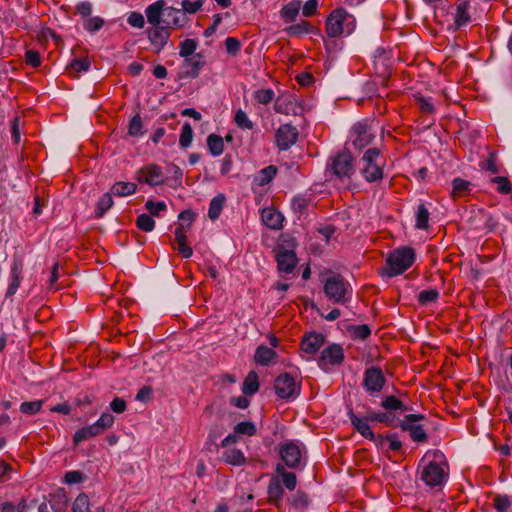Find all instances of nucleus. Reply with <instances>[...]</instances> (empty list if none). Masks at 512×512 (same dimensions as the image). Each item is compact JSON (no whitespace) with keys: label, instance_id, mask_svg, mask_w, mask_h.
I'll return each instance as SVG.
<instances>
[{"label":"nucleus","instance_id":"f257e3e1","mask_svg":"<svg viewBox=\"0 0 512 512\" xmlns=\"http://www.w3.org/2000/svg\"><path fill=\"white\" fill-rule=\"evenodd\" d=\"M145 14L149 24H161L167 26L170 30L183 27L187 20L181 9L166 7L164 0H158L150 4L146 8Z\"/></svg>","mask_w":512,"mask_h":512},{"label":"nucleus","instance_id":"f03ea898","mask_svg":"<svg viewBox=\"0 0 512 512\" xmlns=\"http://www.w3.org/2000/svg\"><path fill=\"white\" fill-rule=\"evenodd\" d=\"M385 164L380 148H368L359 160V171L367 182H375L383 178Z\"/></svg>","mask_w":512,"mask_h":512},{"label":"nucleus","instance_id":"7ed1b4c3","mask_svg":"<svg viewBox=\"0 0 512 512\" xmlns=\"http://www.w3.org/2000/svg\"><path fill=\"white\" fill-rule=\"evenodd\" d=\"M296 247L295 239L289 234H282L279 243L275 248V257L278 271L290 274L295 269L298 259L294 251Z\"/></svg>","mask_w":512,"mask_h":512},{"label":"nucleus","instance_id":"20e7f679","mask_svg":"<svg viewBox=\"0 0 512 512\" xmlns=\"http://www.w3.org/2000/svg\"><path fill=\"white\" fill-rule=\"evenodd\" d=\"M354 29L355 18L344 8H338L332 11L326 20V33L332 38L341 35H349Z\"/></svg>","mask_w":512,"mask_h":512},{"label":"nucleus","instance_id":"39448f33","mask_svg":"<svg viewBox=\"0 0 512 512\" xmlns=\"http://www.w3.org/2000/svg\"><path fill=\"white\" fill-rule=\"evenodd\" d=\"M415 261V252L411 247H401L392 251L386 259V274L389 277L402 274Z\"/></svg>","mask_w":512,"mask_h":512},{"label":"nucleus","instance_id":"423d86ee","mask_svg":"<svg viewBox=\"0 0 512 512\" xmlns=\"http://www.w3.org/2000/svg\"><path fill=\"white\" fill-rule=\"evenodd\" d=\"M376 138V130L372 121L364 120L355 123L350 130V141L353 147L361 150L371 145Z\"/></svg>","mask_w":512,"mask_h":512},{"label":"nucleus","instance_id":"0eeeda50","mask_svg":"<svg viewBox=\"0 0 512 512\" xmlns=\"http://www.w3.org/2000/svg\"><path fill=\"white\" fill-rule=\"evenodd\" d=\"M324 293L329 300L343 304L351 294V286L341 275H333L326 278Z\"/></svg>","mask_w":512,"mask_h":512},{"label":"nucleus","instance_id":"6e6552de","mask_svg":"<svg viewBox=\"0 0 512 512\" xmlns=\"http://www.w3.org/2000/svg\"><path fill=\"white\" fill-rule=\"evenodd\" d=\"M354 170L353 157L347 151L335 155L327 166V171L340 180L350 179Z\"/></svg>","mask_w":512,"mask_h":512},{"label":"nucleus","instance_id":"1a4fd4ad","mask_svg":"<svg viewBox=\"0 0 512 512\" xmlns=\"http://www.w3.org/2000/svg\"><path fill=\"white\" fill-rule=\"evenodd\" d=\"M275 393L285 400L295 399L300 394V384L288 373L280 374L274 382Z\"/></svg>","mask_w":512,"mask_h":512},{"label":"nucleus","instance_id":"9d476101","mask_svg":"<svg viewBox=\"0 0 512 512\" xmlns=\"http://www.w3.org/2000/svg\"><path fill=\"white\" fill-rule=\"evenodd\" d=\"M386 383V378L377 366H371L364 372L363 387L371 395H376L381 392Z\"/></svg>","mask_w":512,"mask_h":512},{"label":"nucleus","instance_id":"9b49d317","mask_svg":"<svg viewBox=\"0 0 512 512\" xmlns=\"http://www.w3.org/2000/svg\"><path fill=\"white\" fill-rule=\"evenodd\" d=\"M447 472L442 464L431 461L424 466L421 472V479L430 487L441 486L447 478Z\"/></svg>","mask_w":512,"mask_h":512},{"label":"nucleus","instance_id":"f8f14e48","mask_svg":"<svg viewBox=\"0 0 512 512\" xmlns=\"http://www.w3.org/2000/svg\"><path fill=\"white\" fill-rule=\"evenodd\" d=\"M344 360V351L338 344H332L325 348L318 360V365L322 370H329L331 366L340 365Z\"/></svg>","mask_w":512,"mask_h":512},{"label":"nucleus","instance_id":"ddd939ff","mask_svg":"<svg viewBox=\"0 0 512 512\" xmlns=\"http://www.w3.org/2000/svg\"><path fill=\"white\" fill-rule=\"evenodd\" d=\"M136 179L140 183L157 186L164 182V174L160 166L149 164L136 172Z\"/></svg>","mask_w":512,"mask_h":512},{"label":"nucleus","instance_id":"4468645a","mask_svg":"<svg viewBox=\"0 0 512 512\" xmlns=\"http://www.w3.org/2000/svg\"><path fill=\"white\" fill-rule=\"evenodd\" d=\"M279 455L283 463L291 469L297 468L301 463L302 451L299 445L294 442L280 445Z\"/></svg>","mask_w":512,"mask_h":512},{"label":"nucleus","instance_id":"2eb2a0df","mask_svg":"<svg viewBox=\"0 0 512 512\" xmlns=\"http://www.w3.org/2000/svg\"><path fill=\"white\" fill-rule=\"evenodd\" d=\"M152 28L147 30L148 39L155 48L156 52H160L167 44L171 30L167 26L161 24H151Z\"/></svg>","mask_w":512,"mask_h":512},{"label":"nucleus","instance_id":"dca6fc26","mask_svg":"<svg viewBox=\"0 0 512 512\" xmlns=\"http://www.w3.org/2000/svg\"><path fill=\"white\" fill-rule=\"evenodd\" d=\"M298 130L291 124L281 125L276 132V143L279 149L287 150L296 143Z\"/></svg>","mask_w":512,"mask_h":512},{"label":"nucleus","instance_id":"f3484780","mask_svg":"<svg viewBox=\"0 0 512 512\" xmlns=\"http://www.w3.org/2000/svg\"><path fill=\"white\" fill-rule=\"evenodd\" d=\"M349 419L351 421L352 426L359 432L363 437L369 440H373L375 442V437L373 431L371 430L370 425L368 424L369 419H366V416L364 418H360L355 415L352 409L348 412Z\"/></svg>","mask_w":512,"mask_h":512},{"label":"nucleus","instance_id":"a211bd4d","mask_svg":"<svg viewBox=\"0 0 512 512\" xmlns=\"http://www.w3.org/2000/svg\"><path fill=\"white\" fill-rule=\"evenodd\" d=\"M263 223L270 229L278 230L282 228L284 217L274 208H264L261 213Z\"/></svg>","mask_w":512,"mask_h":512},{"label":"nucleus","instance_id":"6ab92c4d","mask_svg":"<svg viewBox=\"0 0 512 512\" xmlns=\"http://www.w3.org/2000/svg\"><path fill=\"white\" fill-rule=\"evenodd\" d=\"M324 344V336L320 333H310L301 342V348L309 354L316 353Z\"/></svg>","mask_w":512,"mask_h":512},{"label":"nucleus","instance_id":"aec40b11","mask_svg":"<svg viewBox=\"0 0 512 512\" xmlns=\"http://www.w3.org/2000/svg\"><path fill=\"white\" fill-rule=\"evenodd\" d=\"M22 262L14 261L11 267V282L8 286L6 297L13 296L21 284Z\"/></svg>","mask_w":512,"mask_h":512},{"label":"nucleus","instance_id":"412c9836","mask_svg":"<svg viewBox=\"0 0 512 512\" xmlns=\"http://www.w3.org/2000/svg\"><path fill=\"white\" fill-rule=\"evenodd\" d=\"M221 460L224 463L233 466H241L246 463L244 453L240 449L236 448L226 449L221 455Z\"/></svg>","mask_w":512,"mask_h":512},{"label":"nucleus","instance_id":"4be33fe9","mask_svg":"<svg viewBox=\"0 0 512 512\" xmlns=\"http://www.w3.org/2000/svg\"><path fill=\"white\" fill-rule=\"evenodd\" d=\"M469 3L466 1L460 2L456 6V13L454 15V29L457 30L470 21Z\"/></svg>","mask_w":512,"mask_h":512},{"label":"nucleus","instance_id":"5701e85b","mask_svg":"<svg viewBox=\"0 0 512 512\" xmlns=\"http://www.w3.org/2000/svg\"><path fill=\"white\" fill-rule=\"evenodd\" d=\"M268 499L271 503L279 505L281 502L284 490L282 488L281 481L278 477H272L268 485Z\"/></svg>","mask_w":512,"mask_h":512},{"label":"nucleus","instance_id":"b1692460","mask_svg":"<svg viewBox=\"0 0 512 512\" xmlns=\"http://www.w3.org/2000/svg\"><path fill=\"white\" fill-rule=\"evenodd\" d=\"M175 239H176V243H177V246L175 247V249L184 257V258H190L193 254V251L191 249L190 246L187 245L186 243V235L183 231V228L180 226V227H177L175 229Z\"/></svg>","mask_w":512,"mask_h":512},{"label":"nucleus","instance_id":"393cba45","mask_svg":"<svg viewBox=\"0 0 512 512\" xmlns=\"http://www.w3.org/2000/svg\"><path fill=\"white\" fill-rule=\"evenodd\" d=\"M276 356L277 353L273 349L264 345H260L256 349L254 358L258 364L267 366Z\"/></svg>","mask_w":512,"mask_h":512},{"label":"nucleus","instance_id":"a878e982","mask_svg":"<svg viewBox=\"0 0 512 512\" xmlns=\"http://www.w3.org/2000/svg\"><path fill=\"white\" fill-rule=\"evenodd\" d=\"M277 475L282 477L281 484H283L288 490H294L297 485V478L295 473L287 472L284 465L277 464L275 469Z\"/></svg>","mask_w":512,"mask_h":512},{"label":"nucleus","instance_id":"bb28decb","mask_svg":"<svg viewBox=\"0 0 512 512\" xmlns=\"http://www.w3.org/2000/svg\"><path fill=\"white\" fill-rule=\"evenodd\" d=\"M403 431H407L413 441L425 442L427 440V434L422 425L419 424H400Z\"/></svg>","mask_w":512,"mask_h":512},{"label":"nucleus","instance_id":"cd10ccee","mask_svg":"<svg viewBox=\"0 0 512 512\" xmlns=\"http://www.w3.org/2000/svg\"><path fill=\"white\" fill-rule=\"evenodd\" d=\"M300 10L299 1H291L286 4L280 11L281 18L285 23H292L296 19Z\"/></svg>","mask_w":512,"mask_h":512},{"label":"nucleus","instance_id":"c85d7f7f","mask_svg":"<svg viewBox=\"0 0 512 512\" xmlns=\"http://www.w3.org/2000/svg\"><path fill=\"white\" fill-rule=\"evenodd\" d=\"M225 201L226 197L224 194H218L211 200L208 210V216L211 220L214 221L218 219L224 207Z\"/></svg>","mask_w":512,"mask_h":512},{"label":"nucleus","instance_id":"c756f323","mask_svg":"<svg viewBox=\"0 0 512 512\" xmlns=\"http://www.w3.org/2000/svg\"><path fill=\"white\" fill-rule=\"evenodd\" d=\"M90 66L91 63L88 58H76L71 61L67 71L72 77L76 78L78 73L88 71Z\"/></svg>","mask_w":512,"mask_h":512},{"label":"nucleus","instance_id":"7c9ffc66","mask_svg":"<svg viewBox=\"0 0 512 512\" xmlns=\"http://www.w3.org/2000/svg\"><path fill=\"white\" fill-rule=\"evenodd\" d=\"M258 389H259L258 375L256 372L251 371L246 376V378L243 382L242 392L245 395L251 396V395H254L258 391Z\"/></svg>","mask_w":512,"mask_h":512},{"label":"nucleus","instance_id":"2f4dec72","mask_svg":"<svg viewBox=\"0 0 512 512\" xmlns=\"http://www.w3.org/2000/svg\"><path fill=\"white\" fill-rule=\"evenodd\" d=\"M277 174V168L273 165H269L259 171L255 177V182L259 186H265L269 184Z\"/></svg>","mask_w":512,"mask_h":512},{"label":"nucleus","instance_id":"473e14b6","mask_svg":"<svg viewBox=\"0 0 512 512\" xmlns=\"http://www.w3.org/2000/svg\"><path fill=\"white\" fill-rule=\"evenodd\" d=\"M136 189L137 186L135 183L117 182L112 186L111 191L114 195L124 197L134 194L136 192Z\"/></svg>","mask_w":512,"mask_h":512},{"label":"nucleus","instance_id":"72a5a7b5","mask_svg":"<svg viewBox=\"0 0 512 512\" xmlns=\"http://www.w3.org/2000/svg\"><path fill=\"white\" fill-rule=\"evenodd\" d=\"M310 24L306 20H302L297 24L290 25L284 29V32L291 37H299L310 32Z\"/></svg>","mask_w":512,"mask_h":512},{"label":"nucleus","instance_id":"f704fd0d","mask_svg":"<svg viewBox=\"0 0 512 512\" xmlns=\"http://www.w3.org/2000/svg\"><path fill=\"white\" fill-rule=\"evenodd\" d=\"M207 146L213 156L221 155L224 150V142L222 137L216 134L209 135L207 138Z\"/></svg>","mask_w":512,"mask_h":512},{"label":"nucleus","instance_id":"c9c22d12","mask_svg":"<svg viewBox=\"0 0 512 512\" xmlns=\"http://www.w3.org/2000/svg\"><path fill=\"white\" fill-rule=\"evenodd\" d=\"M416 228L426 230L429 226V211L424 204H420L416 213Z\"/></svg>","mask_w":512,"mask_h":512},{"label":"nucleus","instance_id":"e433bc0d","mask_svg":"<svg viewBox=\"0 0 512 512\" xmlns=\"http://www.w3.org/2000/svg\"><path fill=\"white\" fill-rule=\"evenodd\" d=\"M452 195L454 197H461L470 192L471 183L461 178H455L453 180Z\"/></svg>","mask_w":512,"mask_h":512},{"label":"nucleus","instance_id":"4c0bfd02","mask_svg":"<svg viewBox=\"0 0 512 512\" xmlns=\"http://www.w3.org/2000/svg\"><path fill=\"white\" fill-rule=\"evenodd\" d=\"M113 205V199L110 193H105L101 196L99 201L97 202L95 215L97 218H101L107 210H109Z\"/></svg>","mask_w":512,"mask_h":512},{"label":"nucleus","instance_id":"58836bf2","mask_svg":"<svg viewBox=\"0 0 512 512\" xmlns=\"http://www.w3.org/2000/svg\"><path fill=\"white\" fill-rule=\"evenodd\" d=\"M185 65L188 67L186 74L195 78L199 75L203 63L200 61V56L198 55L196 57L185 58Z\"/></svg>","mask_w":512,"mask_h":512},{"label":"nucleus","instance_id":"ea45409f","mask_svg":"<svg viewBox=\"0 0 512 512\" xmlns=\"http://www.w3.org/2000/svg\"><path fill=\"white\" fill-rule=\"evenodd\" d=\"M72 512H90V500L88 495L80 493L72 505Z\"/></svg>","mask_w":512,"mask_h":512},{"label":"nucleus","instance_id":"a19ab883","mask_svg":"<svg viewBox=\"0 0 512 512\" xmlns=\"http://www.w3.org/2000/svg\"><path fill=\"white\" fill-rule=\"evenodd\" d=\"M385 442H389V449L392 451H398L402 447V443L400 440L397 439L395 435H388V436H378L377 439H375V444L377 446H383Z\"/></svg>","mask_w":512,"mask_h":512},{"label":"nucleus","instance_id":"79ce46f5","mask_svg":"<svg viewBox=\"0 0 512 512\" xmlns=\"http://www.w3.org/2000/svg\"><path fill=\"white\" fill-rule=\"evenodd\" d=\"M193 139V129L189 122H185L182 126L180 138H179V144L183 148H187L191 145Z\"/></svg>","mask_w":512,"mask_h":512},{"label":"nucleus","instance_id":"37998d69","mask_svg":"<svg viewBox=\"0 0 512 512\" xmlns=\"http://www.w3.org/2000/svg\"><path fill=\"white\" fill-rule=\"evenodd\" d=\"M234 121L236 125L241 129L251 130L254 127L253 122L248 118L246 112L241 109L236 111Z\"/></svg>","mask_w":512,"mask_h":512},{"label":"nucleus","instance_id":"c03bdc74","mask_svg":"<svg viewBox=\"0 0 512 512\" xmlns=\"http://www.w3.org/2000/svg\"><path fill=\"white\" fill-rule=\"evenodd\" d=\"M43 405V400L27 401L20 405V411L23 414L34 415L38 413Z\"/></svg>","mask_w":512,"mask_h":512},{"label":"nucleus","instance_id":"a18cd8bd","mask_svg":"<svg viewBox=\"0 0 512 512\" xmlns=\"http://www.w3.org/2000/svg\"><path fill=\"white\" fill-rule=\"evenodd\" d=\"M491 182L497 185V191L501 194H509L512 192V184L507 177L496 176Z\"/></svg>","mask_w":512,"mask_h":512},{"label":"nucleus","instance_id":"49530a36","mask_svg":"<svg viewBox=\"0 0 512 512\" xmlns=\"http://www.w3.org/2000/svg\"><path fill=\"white\" fill-rule=\"evenodd\" d=\"M366 419L370 421H376L380 423H385L387 425H391L393 423L394 417L391 413L388 412H368L366 415Z\"/></svg>","mask_w":512,"mask_h":512},{"label":"nucleus","instance_id":"de8ad7c7","mask_svg":"<svg viewBox=\"0 0 512 512\" xmlns=\"http://www.w3.org/2000/svg\"><path fill=\"white\" fill-rule=\"evenodd\" d=\"M179 55L184 58H188L194 54L197 48V42L194 39H186L180 43Z\"/></svg>","mask_w":512,"mask_h":512},{"label":"nucleus","instance_id":"09e8293b","mask_svg":"<svg viewBox=\"0 0 512 512\" xmlns=\"http://www.w3.org/2000/svg\"><path fill=\"white\" fill-rule=\"evenodd\" d=\"M136 225L140 230L144 232H150L155 227V221L152 219L151 216L147 214H141L137 218Z\"/></svg>","mask_w":512,"mask_h":512},{"label":"nucleus","instance_id":"8fccbe9b","mask_svg":"<svg viewBox=\"0 0 512 512\" xmlns=\"http://www.w3.org/2000/svg\"><path fill=\"white\" fill-rule=\"evenodd\" d=\"M104 23V19L96 16L85 19L83 26L88 32L95 33L103 27Z\"/></svg>","mask_w":512,"mask_h":512},{"label":"nucleus","instance_id":"3c124183","mask_svg":"<svg viewBox=\"0 0 512 512\" xmlns=\"http://www.w3.org/2000/svg\"><path fill=\"white\" fill-rule=\"evenodd\" d=\"M439 292L436 289L422 290L418 294V302L421 305H425L431 302H435L438 299Z\"/></svg>","mask_w":512,"mask_h":512},{"label":"nucleus","instance_id":"603ef678","mask_svg":"<svg viewBox=\"0 0 512 512\" xmlns=\"http://www.w3.org/2000/svg\"><path fill=\"white\" fill-rule=\"evenodd\" d=\"M381 406L387 410H392V411L399 410V409L406 410L402 401H400L399 399H397L395 396H392V395L385 397L381 402Z\"/></svg>","mask_w":512,"mask_h":512},{"label":"nucleus","instance_id":"864d4df0","mask_svg":"<svg viewBox=\"0 0 512 512\" xmlns=\"http://www.w3.org/2000/svg\"><path fill=\"white\" fill-rule=\"evenodd\" d=\"M274 91L272 89H260L254 92V98L258 103L267 105L274 98Z\"/></svg>","mask_w":512,"mask_h":512},{"label":"nucleus","instance_id":"5fc2aeb1","mask_svg":"<svg viewBox=\"0 0 512 512\" xmlns=\"http://www.w3.org/2000/svg\"><path fill=\"white\" fill-rule=\"evenodd\" d=\"M350 332L354 339H361V340H365L371 334V330H370L369 326L366 324L353 326L351 328Z\"/></svg>","mask_w":512,"mask_h":512},{"label":"nucleus","instance_id":"6e6d98bb","mask_svg":"<svg viewBox=\"0 0 512 512\" xmlns=\"http://www.w3.org/2000/svg\"><path fill=\"white\" fill-rule=\"evenodd\" d=\"M234 432L237 434L252 436L256 433V427L252 422L244 421L235 426Z\"/></svg>","mask_w":512,"mask_h":512},{"label":"nucleus","instance_id":"4d7b16f0","mask_svg":"<svg viewBox=\"0 0 512 512\" xmlns=\"http://www.w3.org/2000/svg\"><path fill=\"white\" fill-rule=\"evenodd\" d=\"M203 6V0H196V1H190V0H183L181 2L182 11L184 13L194 14L198 12L201 7Z\"/></svg>","mask_w":512,"mask_h":512},{"label":"nucleus","instance_id":"13d9d810","mask_svg":"<svg viewBox=\"0 0 512 512\" xmlns=\"http://www.w3.org/2000/svg\"><path fill=\"white\" fill-rule=\"evenodd\" d=\"M25 508V499H22L18 504H14L12 502H4L0 505L1 512H24Z\"/></svg>","mask_w":512,"mask_h":512},{"label":"nucleus","instance_id":"bf43d9fd","mask_svg":"<svg viewBox=\"0 0 512 512\" xmlns=\"http://www.w3.org/2000/svg\"><path fill=\"white\" fill-rule=\"evenodd\" d=\"M129 134L131 136H140L143 134L142 131V119L139 114L135 115L129 123Z\"/></svg>","mask_w":512,"mask_h":512},{"label":"nucleus","instance_id":"052dcab7","mask_svg":"<svg viewBox=\"0 0 512 512\" xmlns=\"http://www.w3.org/2000/svg\"><path fill=\"white\" fill-rule=\"evenodd\" d=\"M511 503L507 495H498L494 498V508L497 512H507Z\"/></svg>","mask_w":512,"mask_h":512},{"label":"nucleus","instance_id":"680f3d73","mask_svg":"<svg viewBox=\"0 0 512 512\" xmlns=\"http://www.w3.org/2000/svg\"><path fill=\"white\" fill-rule=\"evenodd\" d=\"M145 208L149 211V213L153 216H158L161 211H165L167 206L164 202H153L152 200H148L145 203Z\"/></svg>","mask_w":512,"mask_h":512},{"label":"nucleus","instance_id":"e2e57ef3","mask_svg":"<svg viewBox=\"0 0 512 512\" xmlns=\"http://www.w3.org/2000/svg\"><path fill=\"white\" fill-rule=\"evenodd\" d=\"M225 47L228 54L236 56L241 49V43L237 38L228 37L225 40Z\"/></svg>","mask_w":512,"mask_h":512},{"label":"nucleus","instance_id":"0e129e2a","mask_svg":"<svg viewBox=\"0 0 512 512\" xmlns=\"http://www.w3.org/2000/svg\"><path fill=\"white\" fill-rule=\"evenodd\" d=\"M25 62L33 68L41 64L40 54L35 50H27L25 53Z\"/></svg>","mask_w":512,"mask_h":512},{"label":"nucleus","instance_id":"69168bd1","mask_svg":"<svg viewBox=\"0 0 512 512\" xmlns=\"http://www.w3.org/2000/svg\"><path fill=\"white\" fill-rule=\"evenodd\" d=\"M127 22L129 25L135 28H143L145 24L144 17L139 12H132L127 18Z\"/></svg>","mask_w":512,"mask_h":512},{"label":"nucleus","instance_id":"338daca9","mask_svg":"<svg viewBox=\"0 0 512 512\" xmlns=\"http://www.w3.org/2000/svg\"><path fill=\"white\" fill-rule=\"evenodd\" d=\"M92 438V435L88 428L85 426L78 431L75 432L73 436V444L75 446L79 445L81 442L86 441L88 439Z\"/></svg>","mask_w":512,"mask_h":512},{"label":"nucleus","instance_id":"774afa93","mask_svg":"<svg viewBox=\"0 0 512 512\" xmlns=\"http://www.w3.org/2000/svg\"><path fill=\"white\" fill-rule=\"evenodd\" d=\"M38 512H65V509L51 502H42L38 507Z\"/></svg>","mask_w":512,"mask_h":512}]
</instances>
